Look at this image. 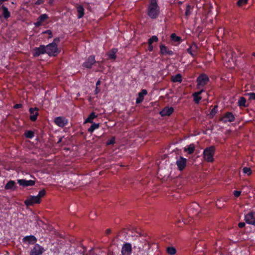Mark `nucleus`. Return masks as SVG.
<instances>
[{
	"label": "nucleus",
	"instance_id": "obj_1",
	"mask_svg": "<svg viewBox=\"0 0 255 255\" xmlns=\"http://www.w3.org/2000/svg\"><path fill=\"white\" fill-rule=\"evenodd\" d=\"M150 247V244L144 241L143 242H140L137 243L134 246L133 249L136 255H148Z\"/></svg>",
	"mask_w": 255,
	"mask_h": 255
},
{
	"label": "nucleus",
	"instance_id": "obj_2",
	"mask_svg": "<svg viewBox=\"0 0 255 255\" xmlns=\"http://www.w3.org/2000/svg\"><path fill=\"white\" fill-rule=\"evenodd\" d=\"M159 13V7L157 0H150L148 6L147 14L151 18H155Z\"/></svg>",
	"mask_w": 255,
	"mask_h": 255
},
{
	"label": "nucleus",
	"instance_id": "obj_3",
	"mask_svg": "<svg viewBox=\"0 0 255 255\" xmlns=\"http://www.w3.org/2000/svg\"><path fill=\"white\" fill-rule=\"evenodd\" d=\"M59 41V38H55L53 42L45 46L46 53L50 56H55L60 52L57 48V43Z\"/></svg>",
	"mask_w": 255,
	"mask_h": 255
},
{
	"label": "nucleus",
	"instance_id": "obj_4",
	"mask_svg": "<svg viewBox=\"0 0 255 255\" xmlns=\"http://www.w3.org/2000/svg\"><path fill=\"white\" fill-rule=\"evenodd\" d=\"M215 152V147L214 146H211L206 148L203 153L204 160L208 162H213L214 160V155Z\"/></svg>",
	"mask_w": 255,
	"mask_h": 255
},
{
	"label": "nucleus",
	"instance_id": "obj_5",
	"mask_svg": "<svg viewBox=\"0 0 255 255\" xmlns=\"http://www.w3.org/2000/svg\"><path fill=\"white\" fill-rule=\"evenodd\" d=\"M209 81L208 77L205 74H201L197 79V88L200 89L206 85Z\"/></svg>",
	"mask_w": 255,
	"mask_h": 255
},
{
	"label": "nucleus",
	"instance_id": "obj_6",
	"mask_svg": "<svg viewBox=\"0 0 255 255\" xmlns=\"http://www.w3.org/2000/svg\"><path fill=\"white\" fill-rule=\"evenodd\" d=\"M176 164L179 170L182 171L185 168L187 164V159L182 156L177 157Z\"/></svg>",
	"mask_w": 255,
	"mask_h": 255
},
{
	"label": "nucleus",
	"instance_id": "obj_7",
	"mask_svg": "<svg viewBox=\"0 0 255 255\" xmlns=\"http://www.w3.org/2000/svg\"><path fill=\"white\" fill-rule=\"evenodd\" d=\"M41 202V200L36 196H29L24 201V204L28 206H31L34 204H39Z\"/></svg>",
	"mask_w": 255,
	"mask_h": 255
},
{
	"label": "nucleus",
	"instance_id": "obj_8",
	"mask_svg": "<svg viewBox=\"0 0 255 255\" xmlns=\"http://www.w3.org/2000/svg\"><path fill=\"white\" fill-rule=\"evenodd\" d=\"M131 252L132 247L130 243H127L123 245L121 250L122 255H131Z\"/></svg>",
	"mask_w": 255,
	"mask_h": 255
},
{
	"label": "nucleus",
	"instance_id": "obj_9",
	"mask_svg": "<svg viewBox=\"0 0 255 255\" xmlns=\"http://www.w3.org/2000/svg\"><path fill=\"white\" fill-rule=\"evenodd\" d=\"M247 223L255 225V211H250L245 216Z\"/></svg>",
	"mask_w": 255,
	"mask_h": 255
},
{
	"label": "nucleus",
	"instance_id": "obj_10",
	"mask_svg": "<svg viewBox=\"0 0 255 255\" xmlns=\"http://www.w3.org/2000/svg\"><path fill=\"white\" fill-rule=\"evenodd\" d=\"M44 249L39 245L36 244L34 246L33 248L31 250L29 255H41L43 253Z\"/></svg>",
	"mask_w": 255,
	"mask_h": 255
},
{
	"label": "nucleus",
	"instance_id": "obj_11",
	"mask_svg": "<svg viewBox=\"0 0 255 255\" xmlns=\"http://www.w3.org/2000/svg\"><path fill=\"white\" fill-rule=\"evenodd\" d=\"M46 50L44 45H40L39 47L35 48L33 50L34 57H37L41 54L46 53Z\"/></svg>",
	"mask_w": 255,
	"mask_h": 255
},
{
	"label": "nucleus",
	"instance_id": "obj_12",
	"mask_svg": "<svg viewBox=\"0 0 255 255\" xmlns=\"http://www.w3.org/2000/svg\"><path fill=\"white\" fill-rule=\"evenodd\" d=\"M17 183L19 184V185L22 186L24 187H28V186H33L35 182L34 180H26L25 179H18L17 180Z\"/></svg>",
	"mask_w": 255,
	"mask_h": 255
},
{
	"label": "nucleus",
	"instance_id": "obj_13",
	"mask_svg": "<svg viewBox=\"0 0 255 255\" xmlns=\"http://www.w3.org/2000/svg\"><path fill=\"white\" fill-rule=\"evenodd\" d=\"M235 119V117L232 113L228 112L221 119L220 121L223 123L231 122Z\"/></svg>",
	"mask_w": 255,
	"mask_h": 255
},
{
	"label": "nucleus",
	"instance_id": "obj_14",
	"mask_svg": "<svg viewBox=\"0 0 255 255\" xmlns=\"http://www.w3.org/2000/svg\"><path fill=\"white\" fill-rule=\"evenodd\" d=\"M96 62L95 56H89L83 64L84 67L87 68H91L92 66Z\"/></svg>",
	"mask_w": 255,
	"mask_h": 255
},
{
	"label": "nucleus",
	"instance_id": "obj_15",
	"mask_svg": "<svg viewBox=\"0 0 255 255\" xmlns=\"http://www.w3.org/2000/svg\"><path fill=\"white\" fill-rule=\"evenodd\" d=\"M173 108L166 107L160 112V114L162 117L169 116L173 113Z\"/></svg>",
	"mask_w": 255,
	"mask_h": 255
},
{
	"label": "nucleus",
	"instance_id": "obj_16",
	"mask_svg": "<svg viewBox=\"0 0 255 255\" xmlns=\"http://www.w3.org/2000/svg\"><path fill=\"white\" fill-rule=\"evenodd\" d=\"M54 122L57 126L60 127H63L67 124V120L61 117L55 118Z\"/></svg>",
	"mask_w": 255,
	"mask_h": 255
},
{
	"label": "nucleus",
	"instance_id": "obj_17",
	"mask_svg": "<svg viewBox=\"0 0 255 255\" xmlns=\"http://www.w3.org/2000/svg\"><path fill=\"white\" fill-rule=\"evenodd\" d=\"M38 109L36 108L29 109V112L30 113V119L31 121H35L36 120L38 115Z\"/></svg>",
	"mask_w": 255,
	"mask_h": 255
},
{
	"label": "nucleus",
	"instance_id": "obj_18",
	"mask_svg": "<svg viewBox=\"0 0 255 255\" xmlns=\"http://www.w3.org/2000/svg\"><path fill=\"white\" fill-rule=\"evenodd\" d=\"M204 92V89H202L199 91L195 92L192 94V96L194 98V101L197 103L198 104L200 102V101L202 99V97L200 96V95Z\"/></svg>",
	"mask_w": 255,
	"mask_h": 255
},
{
	"label": "nucleus",
	"instance_id": "obj_19",
	"mask_svg": "<svg viewBox=\"0 0 255 255\" xmlns=\"http://www.w3.org/2000/svg\"><path fill=\"white\" fill-rule=\"evenodd\" d=\"M147 94V92L146 90H142L141 91L138 93V97L136 99V103L137 104H139L142 102L143 100L144 96Z\"/></svg>",
	"mask_w": 255,
	"mask_h": 255
},
{
	"label": "nucleus",
	"instance_id": "obj_20",
	"mask_svg": "<svg viewBox=\"0 0 255 255\" xmlns=\"http://www.w3.org/2000/svg\"><path fill=\"white\" fill-rule=\"evenodd\" d=\"M23 241L24 242H27L29 244H34L36 242L37 239L34 236H28L25 237L23 239Z\"/></svg>",
	"mask_w": 255,
	"mask_h": 255
},
{
	"label": "nucleus",
	"instance_id": "obj_21",
	"mask_svg": "<svg viewBox=\"0 0 255 255\" xmlns=\"http://www.w3.org/2000/svg\"><path fill=\"white\" fill-rule=\"evenodd\" d=\"M197 49V45L195 43H193L190 46L189 48L187 49V52L192 56H194L196 54V51Z\"/></svg>",
	"mask_w": 255,
	"mask_h": 255
},
{
	"label": "nucleus",
	"instance_id": "obj_22",
	"mask_svg": "<svg viewBox=\"0 0 255 255\" xmlns=\"http://www.w3.org/2000/svg\"><path fill=\"white\" fill-rule=\"evenodd\" d=\"M160 52L163 55H171L172 54V51L170 50H168L167 48L164 45H161L160 46Z\"/></svg>",
	"mask_w": 255,
	"mask_h": 255
},
{
	"label": "nucleus",
	"instance_id": "obj_23",
	"mask_svg": "<svg viewBox=\"0 0 255 255\" xmlns=\"http://www.w3.org/2000/svg\"><path fill=\"white\" fill-rule=\"evenodd\" d=\"M16 188L15 183L14 181L10 180L5 186V189L8 190H14Z\"/></svg>",
	"mask_w": 255,
	"mask_h": 255
},
{
	"label": "nucleus",
	"instance_id": "obj_24",
	"mask_svg": "<svg viewBox=\"0 0 255 255\" xmlns=\"http://www.w3.org/2000/svg\"><path fill=\"white\" fill-rule=\"evenodd\" d=\"M77 10L78 12V18H81L84 15V8L82 5H78L77 6Z\"/></svg>",
	"mask_w": 255,
	"mask_h": 255
},
{
	"label": "nucleus",
	"instance_id": "obj_25",
	"mask_svg": "<svg viewBox=\"0 0 255 255\" xmlns=\"http://www.w3.org/2000/svg\"><path fill=\"white\" fill-rule=\"evenodd\" d=\"M171 80L173 82L181 83L182 81V76L180 74H177L171 77Z\"/></svg>",
	"mask_w": 255,
	"mask_h": 255
},
{
	"label": "nucleus",
	"instance_id": "obj_26",
	"mask_svg": "<svg viewBox=\"0 0 255 255\" xmlns=\"http://www.w3.org/2000/svg\"><path fill=\"white\" fill-rule=\"evenodd\" d=\"M1 8L2 9V15L4 18H8L10 16V13L9 11L8 10V9L4 5L1 6Z\"/></svg>",
	"mask_w": 255,
	"mask_h": 255
},
{
	"label": "nucleus",
	"instance_id": "obj_27",
	"mask_svg": "<svg viewBox=\"0 0 255 255\" xmlns=\"http://www.w3.org/2000/svg\"><path fill=\"white\" fill-rule=\"evenodd\" d=\"M97 115L95 114L94 112H92L88 117V118L85 120L84 123H93V120L97 118Z\"/></svg>",
	"mask_w": 255,
	"mask_h": 255
},
{
	"label": "nucleus",
	"instance_id": "obj_28",
	"mask_svg": "<svg viewBox=\"0 0 255 255\" xmlns=\"http://www.w3.org/2000/svg\"><path fill=\"white\" fill-rule=\"evenodd\" d=\"M194 150L195 146L193 144H190L187 147H184V151L187 152L189 154L193 153Z\"/></svg>",
	"mask_w": 255,
	"mask_h": 255
},
{
	"label": "nucleus",
	"instance_id": "obj_29",
	"mask_svg": "<svg viewBox=\"0 0 255 255\" xmlns=\"http://www.w3.org/2000/svg\"><path fill=\"white\" fill-rule=\"evenodd\" d=\"M117 51V50L116 49H113L111 51H110L108 54L109 58L112 59H115L116 58V54Z\"/></svg>",
	"mask_w": 255,
	"mask_h": 255
},
{
	"label": "nucleus",
	"instance_id": "obj_30",
	"mask_svg": "<svg viewBox=\"0 0 255 255\" xmlns=\"http://www.w3.org/2000/svg\"><path fill=\"white\" fill-rule=\"evenodd\" d=\"M92 124V125L88 129V131L90 132H93L96 129L100 127L99 124H96L93 122Z\"/></svg>",
	"mask_w": 255,
	"mask_h": 255
},
{
	"label": "nucleus",
	"instance_id": "obj_31",
	"mask_svg": "<svg viewBox=\"0 0 255 255\" xmlns=\"http://www.w3.org/2000/svg\"><path fill=\"white\" fill-rule=\"evenodd\" d=\"M166 251H167V253L170 255H174L176 253V249L174 247H168L167 248Z\"/></svg>",
	"mask_w": 255,
	"mask_h": 255
},
{
	"label": "nucleus",
	"instance_id": "obj_32",
	"mask_svg": "<svg viewBox=\"0 0 255 255\" xmlns=\"http://www.w3.org/2000/svg\"><path fill=\"white\" fill-rule=\"evenodd\" d=\"M192 208L193 209H196V211L195 213H193V216H196L198 215L199 212V206L197 203H193L192 205Z\"/></svg>",
	"mask_w": 255,
	"mask_h": 255
},
{
	"label": "nucleus",
	"instance_id": "obj_33",
	"mask_svg": "<svg viewBox=\"0 0 255 255\" xmlns=\"http://www.w3.org/2000/svg\"><path fill=\"white\" fill-rule=\"evenodd\" d=\"M243 172L245 174V175H250L252 173V170L250 167H245L243 169Z\"/></svg>",
	"mask_w": 255,
	"mask_h": 255
},
{
	"label": "nucleus",
	"instance_id": "obj_34",
	"mask_svg": "<svg viewBox=\"0 0 255 255\" xmlns=\"http://www.w3.org/2000/svg\"><path fill=\"white\" fill-rule=\"evenodd\" d=\"M192 9V7L191 6H190V5H187L186 6V11H185V13L186 16L187 17L191 14Z\"/></svg>",
	"mask_w": 255,
	"mask_h": 255
},
{
	"label": "nucleus",
	"instance_id": "obj_35",
	"mask_svg": "<svg viewBox=\"0 0 255 255\" xmlns=\"http://www.w3.org/2000/svg\"><path fill=\"white\" fill-rule=\"evenodd\" d=\"M171 38L174 42H179L181 40L180 37L177 36L175 33L171 34Z\"/></svg>",
	"mask_w": 255,
	"mask_h": 255
},
{
	"label": "nucleus",
	"instance_id": "obj_36",
	"mask_svg": "<svg viewBox=\"0 0 255 255\" xmlns=\"http://www.w3.org/2000/svg\"><path fill=\"white\" fill-rule=\"evenodd\" d=\"M24 134L27 138H32L34 136L33 132L30 130L25 132Z\"/></svg>",
	"mask_w": 255,
	"mask_h": 255
},
{
	"label": "nucleus",
	"instance_id": "obj_37",
	"mask_svg": "<svg viewBox=\"0 0 255 255\" xmlns=\"http://www.w3.org/2000/svg\"><path fill=\"white\" fill-rule=\"evenodd\" d=\"M158 41V38L156 36L153 35L148 39V44H152L153 42H157Z\"/></svg>",
	"mask_w": 255,
	"mask_h": 255
},
{
	"label": "nucleus",
	"instance_id": "obj_38",
	"mask_svg": "<svg viewBox=\"0 0 255 255\" xmlns=\"http://www.w3.org/2000/svg\"><path fill=\"white\" fill-rule=\"evenodd\" d=\"M47 18L48 15L46 14H43L40 15L37 19H39L41 22H43Z\"/></svg>",
	"mask_w": 255,
	"mask_h": 255
},
{
	"label": "nucleus",
	"instance_id": "obj_39",
	"mask_svg": "<svg viewBox=\"0 0 255 255\" xmlns=\"http://www.w3.org/2000/svg\"><path fill=\"white\" fill-rule=\"evenodd\" d=\"M115 143V137L114 136L112 137L110 139H108L106 142L107 145L114 144Z\"/></svg>",
	"mask_w": 255,
	"mask_h": 255
},
{
	"label": "nucleus",
	"instance_id": "obj_40",
	"mask_svg": "<svg viewBox=\"0 0 255 255\" xmlns=\"http://www.w3.org/2000/svg\"><path fill=\"white\" fill-rule=\"evenodd\" d=\"M45 193L46 192L44 190H41L39 192L38 194L36 196L39 198V199L41 200V198L45 195Z\"/></svg>",
	"mask_w": 255,
	"mask_h": 255
},
{
	"label": "nucleus",
	"instance_id": "obj_41",
	"mask_svg": "<svg viewBox=\"0 0 255 255\" xmlns=\"http://www.w3.org/2000/svg\"><path fill=\"white\" fill-rule=\"evenodd\" d=\"M246 99L243 97H240V107L241 106H246Z\"/></svg>",
	"mask_w": 255,
	"mask_h": 255
},
{
	"label": "nucleus",
	"instance_id": "obj_42",
	"mask_svg": "<svg viewBox=\"0 0 255 255\" xmlns=\"http://www.w3.org/2000/svg\"><path fill=\"white\" fill-rule=\"evenodd\" d=\"M217 106H215L212 109L211 111L210 112V115L211 116H214L215 114V113H217Z\"/></svg>",
	"mask_w": 255,
	"mask_h": 255
},
{
	"label": "nucleus",
	"instance_id": "obj_43",
	"mask_svg": "<svg viewBox=\"0 0 255 255\" xmlns=\"http://www.w3.org/2000/svg\"><path fill=\"white\" fill-rule=\"evenodd\" d=\"M250 99L255 100V93H251L249 94Z\"/></svg>",
	"mask_w": 255,
	"mask_h": 255
},
{
	"label": "nucleus",
	"instance_id": "obj_44",
	"mask_svg": "<svg viewBox=\"0 0 255 255\" xmlns=\"http://www.w3.org/2000/svg\"><path fill=\"white\" fill-rule=\"evenodd\" d=\"M42 23V22H41L39 19H37V21L34 23V25L35 26L38 27L41 25Z\"/></svg>",
	"mask_w": 255,
	"mask_h": 255
},
{
	"label": "nucleus",
	"instance_id": "obj_45",
	"mask_svg": "<svg viewBox=\"0 0 255 255\" xmlns=\"http://www.w3.org/2000/svg\"><path fill=\"white\" fill-rule=\"evenodd\" d=\"M222 200L221 199L220 200H218L217 202H216V206L218 207V208H221L222 207V205L220 204V203L221 202Z\"/></svg>",
	"mask_w": 255,
	"mask_h": 255
},
{
	"label": "nucleus",
	"instance_id": "obj_46",
	"mask_svg": "<svg viewBox=\"0 0 255 255\" xmlns=\"http://www.w3.org/2000/svg\"><path fill=\"white\" fill-rule=\"evenodd\" d=\"M22 107V105L21 104H17L14 106V109H18Z\"/></svg>",
	"mask_w": 255,
	"mask_h": 255
},
{
	"label": "nucleus",
	"instance_id": "obj_47",
	"mask_svg": "<svg viewBox=\"0 0 255 255\" xmlns=\"http://www.w3.org/2000/svg\"><path fill=\"white\" fill-rule=\"evenodd\" d=\"M234 194L235 197H239V191L235 190L234 192Z\"/></svg>",
	"mask_w": 255,
	"mask_h": 255
},
{
	"label": "nucleus",
	"instance_id": "obj_48",
	"mask_svg": "<svg viewBox=\"0 0 255 255\" xmlns=\"http://www.w3.org/2000/svg\"><path fill=\"white\" fill-rule=\"evenodd\" d=\"M248 0H240V6L243 4H246L248 2Z\"/></svg>",
	"mask_w": 255,
	"mask_h": 255
},
{
	"label": "nucleus",
	"instance_id": "obj_49",
	"mask_svg": "<svg viewBox=\"0 0 255 255\" xmlns=\"http://www.w3.org/2000/svg\"><path fill=\"white\" fill-rule=\"evenodd\" d=\"M44 33L48 34L50 35L49 37H52V32L50 30H46V31L44 32Z\"/></svg>",
	"mask_w": 255,
	"mask_h": 255
},
{
	"label": "nucleus",
	"instance_id": "obj_50",
	"mask_svg": "<svg viewBox=\"0 0 255 255\" xmlns=\"http://www.w3.org/2000/svg\"><path fill=\"white\" fill-rule=\"evenodd\" d=\"M148 50L151 51L153 50V46H152V44H148Z\"/></svg>",
	"mask_w": 255,
	"mask_h": 255
},
{
	"label": "nucleus",
	"instance_id": "obj_51",
	"mask_svg": "<svg viewBox=\"0 0 255 255\" xmlns=\"http://www.w3.org/2000/svg\"><path fill=\"white\" fill-rule=\"evenodd\" d=\"M43 2L42 0H38L35 2L36 4H40Z\"/></svg>",
	"mask_w": 255,
	"mask_h": 255
},
{
	"label": "nucleus",
	"instance_id": "obj_52",
	"mask_svg": "<svg viewBox=\"0 0 255 255\" xmlns=\"http://www.w3.org/2000/svg\"><path fill=\"white\" fill-rule=\"evenodd\" d=\"M100 90L98 88V87H96L95 90V94H97L99 93L100 92Z\"/></svg>",
	"mask_w": 255,
	"mask_h": 255
},
{
	"label": "nucleus",
	"instance_id": "obj_53",
	"mask_svg": "<svg viewBox=\"0 0 255 255\" xmlns=\"http://www.w3.org/2000/svg\"><path fill=\"white\" fill-rule=\"evenodd\" d=\"M246 225V223L244 222H240V228H243L245 227Z\"/></svg>",
	"mask_w": 255,
	"mask_h": 255
},
{
	"label": "nucleus",
	"instance_id": "obj_54",
	"mask_svg": "<svg viewBox=\"0 0 255 255\" xmlns=\"http://www.w3.org/2000/svg\"><path fill=\"white\" fill-rule=\"evenodd\" d=\"M62 137H60L59 139H58V141H57V143H59L61 142H62Z\"/></svg>",
	"mask_w": 255,
	"mask_h": 255
},
{
	"label": "nucleus",
	"instance_id": "obj_55",
	"mask_svg": "<svg viewBox=\"0 0 255 255\" xmlns=\"http://www.w3.org/2000/svg\"><path fill=\"white\" fill-rule=\"evenodd\" d=\"M101 84V81L100 80H98L97 82H96V87H98V86H99V85H100Z\"/></svg>",
	"mask_w": 255,
	"mask_h": 255
},
{
	"label": "nucleus",
	"instance_id": "obj_56",
	"mask_svg": "<svg viewBox=\"0 0 255 255\" xmlns=\"http://www.w3.org/2000/svg\"><path fill=\"white\" fill-rule=\"evenodd\" d=\"M111 231L110 229H107L106 230V234H109L111 233Z\"/></svg>",
	"mask_w": 255,
	"mask_h": 255
},
{
	"label": "nucleus",
	"instance_id": "obj_57",
	"mask_svg": "<svg viewBox=\"0 0 255 255\" xmlns=\"http://www.w3.org/2000/svg\"><path fill=\"white\" fill-rule=\"evenodd\" d=\"M246 189V187H242V189H241V188H240V195H241V193H242V192H243L242 190H243V189Z\"/></svg>",
	"mask_w": 255,
	"mask_h": 255
},
{
	"label": "nucleus",
	"instance_id": "obj_58",
	"mask_svg": "<svg viewBox=\"0 0 255 255\" xmlns=\"http://www.w3.org/2000/svg\"><path fill=\"white\" fill-rule=\"evenodd\" d=\"M225 66H226V67H230V68H232V65H231L229 64L228 63H227V65H225Z\"/></svg>",
	"mask_w": 255,
	"mask_h": 255
},
{
	"label": "nucleus",
	"instance_id": "obj_59",
	"mask_svg": "<svg viewBox=\"0 0 255 255\" xmlns=\"http://www.w3.org/2000/svg\"><path fill=\"white\" fill-rule=\"evenodd\" d=\"M53 0H49V3L51 4L53 2Z\"/></svg>",
	"mask_w": 255,
	"mask_h": 255
},
{
	"label": "nucleus",
	"instance_id": "obj_60",
	"mask_svg": "<svg viewBox=\"0 0 255 255\" xmlns=\"http://www.w3.org/2000/svg\"><path fill=\"white\" fill-rule=\"evenodd\" d=\"M236 3H237V5H239V0H238L237 1Z\"/></svg>",
	"mask_w": 255,
	"mask_h": 255
},
{
	"label": "nucleus",
	"instance_id": "obj_61",
	"mask_svg": "<svg viewBox=\"0 0 255 255\" xmlns=\"http://www.w3.org/2000/svg\"><path fill=\"white\" fill-rule=\"evenodd\" d=\"M252 56H254L255 57V52H253Z\"/></svg>",
	"mask_w": 255,
	"mask_h": 255
},
{
	"label": "nucleus",
	"instance_id": "obj_62",
	"mask_svg": "<svg viewBox=\"0 0 255 255\" xmlns=\"http://www.w3.org/2000/svg\"><path fill=\"white\" fill-rule=\"evenodd\" d=\"M248 192H249V191H243L244 193H248Z\"/></svg>",
	"mask_w": 255,
	"mask_h": 255
}]
</instances>
